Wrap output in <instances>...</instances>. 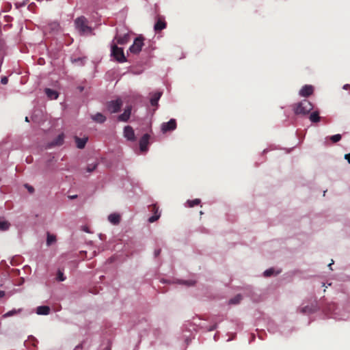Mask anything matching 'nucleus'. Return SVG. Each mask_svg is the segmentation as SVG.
Listing matches in <instances>:
<instances>
[{
	"instance_id": "f257e3e1",
	"label": "nucleus",
	"mask_w": 350,
	"mask_h": 350,
	"mask_svg": "<svg viewBox=\"0 0 350 350\" xmlns=\"http://www.w3.org/2000/svg\"><path fill=\"white\" fill-rule=\"evenodd\" d=\"M291 108L295 115L306 116L312 110L313 105L308 100L304 99L300 102L293 104Z\"/></svg>"
},
{
	"instance_id": "f03ea898",
	"label": "nucleus",
	"mask_w": 350,
	"mask_h": 350,
	"mask_svg": "<svg viewBox=\"0 0 350 350\" xmlns=\"http://www.w3.org/2000/svg\"><path fill=\"white\" fill-rule=\"evenodd\" d=\"M75 24L81 35L91 33L92 31V28L88 25V20L83 16L77 18L75 21Z\"/></svg>"
},
{
	"instance_id": "7ed1b4c3",
	"label": "nucleus",
	"mask_w": 350,
	"mask_h": 350,
	"mask_svg": "<svg viewBox=\"0 0 350 350\" xmlns=\"http://www.w3.org/2000/svg\"><path fill=\"white\" fill-rule=\"evenodd\" d=\"M111 55L119 62H124L126 61L123 49L118 47L116 44L111 45Z\"/></svg>"
},
{
	"instance_id": "20e7f679",
	"label": "nucleus",
	"mask_w": 350,
	"mask_h": 350,
	"mask_svg": "<svg viewBox=\"0 0 350 350\" xmlns=\"http://www.w3.org/2000/svg\"><path fill=\"white\" fill-rule=\"evenodd\" d=\"M122 104L123 102L121 98L112 100L107 103V109L111 113H118L120 110Z\"/></svg>"
},
{
	"instance_id": "39448f33",
	"label": "nucleus",
	"mask_w": 350,
	"mask_h": 350,
	"mask_svg": "<svg viewBox=\"0 0 350 350\" xmlns=\"http://www.w3.org/2000/svg\"><path fill=\"white\" fill-rule=\"evenodd\" d=\"M143 45L144 38L142 36H138L135 39L133 44L130 46L129 51L132 53L137 54L141 51Z\"/></svg>"
},
{
	"instance_id": "423d86ee",
	"label": "nucleus",
	"mask_w": 350,
	"mask_h": 350,
	"mask_svg": "<svg viewBox=\"0 0 350 350\" xmlns=\"http://www.w3.org/2000/svg\"><path fill=\"white\" fill-rule=\"evenodd\" d=\"M176 128V121L175 119H170L167 122H164L161 125V130L163 133L172 131Z\"/></svg>"
},
{
	"instance_id": "0eeeda50",
	"label": "nucleus",
	"mask_w": 350,
	"mask_h": 350,
	"mask_svg": "<svg viewBox=\"0 0 350 350\" xmlns=\"http://www.w3.org/2000/svg\"><path fill=\"white\" fill-rule=\"evenodd\" d=\"M149 211L154 214L148 219L149 222L153 223L159 219L161 214L159 212V206L157 204L150 205L149 206Z\"/></svg>"
},
{
	"instance_id": "6e6552de",
	"label": "nucleus",
	"mask_w": 350,
	"mask_h": 350,
	"mask_svg": "<svg viewBox=\"0 0 350 350\" xmlns=\"http://www.w3.org/2000/svg\"><path fill=\"white\" fill-rule=\"evenodd\" d=\"M150 135L148 133L144 134L139 140V148L141 152H145L148 150Z\"/></svg>"
},
{
	"instance_id": "1a4fd4ad",
	"label": "nucleus",
	"mask_w": 350,
	"mask_h": 350,
	"mask_svg": "<svg viewBox=\"0 0 350 350\" xmlns=\"http://www.w3.org/2000/svg\"><path fill=\"white\" fill-rule=\"evenodd\" d=\"M132 111V106L129 105L125 109L124 112L119 115L118 117V120L120 122H127L131 116Z\"/></svg>"
},
{
	"instance_id": "9d476101",
	"label": "nucleus",
	"mask_w": 350,
	"mask_h": 350,
	"mask_svg": "<svg viewBox=\"0 0 350 350\" xmlns=\"http://www.w3.org/2000/svg\"><path fill=\"white\" fill-rule=\"evenodd\" d=\"M167 23L165 19L161 16H158L157 21L154 26V29L156 32L161 31V30L166 28Z\"/></svg>"
},
{
	"instance_id": "9b49d317",
	"label": "nucleus",
	"mask_w": 350,
	"mask_h": 350,
	"mask_svg": "<svg viewBox=\"0 0 350 350\" xmlns=\"http://www.w3.org/2000/svg\"><path fill=\"white\" fill-rule=\"evenodd\" d=\"M124 136L129 141L134 142L135 140L134 130L131 126L124 127Z\"/></svg>"
},
{
	"instance_id": "f8f14e48",
	"label": "nucleus",
	"mask_w": 350,
	"mask_h": 350,
	"mask_svg": "<svg viewBox=\"0 0 350 350\" xmlns=\"http://www.w3.org/2000/svg\"><path fill=\"white\" fill-rule=\"evenodd\" d=\"M314 92V88L310 85H305L302 87V88L299 91V94L304 97H308L312 94Z\"/></svg>"
},
{
	"instance_id": "ddd939ff",
	"label": "nucleus",
	"mask_w": 350,
	"mask_h": 350,
	"mask_svg": "<svg viewBox=\"0 0 350 350\" xmlns=\"http://www.w3.org/2000/svg\"><path fill=\"white\" fill-rule=\"evenodd\" d=\"M115 40H116V44L123 45L126 44L129 41V35L128 33H125L124 36L116 35L115 37Z\"/></svg>"
},
{
	"instance_id": "4468645a",
	"label": "nucleus",
	"mask_w": 350,
	"mask_h": 350,
	"mask_svg": "<svg viewBox=\"0 0 350 350\" xmlns=\"http://www.w3.org/2000/svg\"><path fill=\"white\" fill-rule=\"evenodd\" d=\"M88 140V137L80 138L77 136L75 137V141L76 142L77 147L79 149H83L85 146Z\"/></svg>"
},
{
	"instance_id": "2eb2a0df",
	"label": "nucleus",
	"mask_w": 350,
	"mask_h": 350,
	"mask_svg": "<svg viewBox=\"0 0 350 350\" xmlns=\"http://www.w3.org/2000/svg\"><path fill=\"white\" fill-rule=\"evenodd\" d=\"M64 142V134H59L51 143V146H59Z\"/></svg>"
},
{
	"instance_id": "dca6fc26",
	"label": "nucleus",
	"mask_w": 350,
	"mask_h": 350,
	"mask_svg": "<svg viewBox=\"0 0 350 350\" xmlns=\"http://www.w3.org/2000/svg\"><path fill=\"white\" fill-rule=\"evenodd\" d=\"M108 220L113 225H118L120 221V215L117 213H112L108 216Z\"/></svg>"
},
{
	"instance_id": "f3484780",
	"label": "nucleus",
	"mask_w": 350,
	"mask_h": 350,
	"mask_svg": "<svg viewBox=\"0 0 350 350\" xmlns=\"http://www.w3.org/2000/svg\"><path fill=\"white\" fill-rule=\"evenodd\" d=\"M50 312V308L47 306H38L36 309V313L40 315H47Z\"/></svg>"
},
{
	"instance_id": "a211bd4d",
	"label": "nucleus",
	"mask_w": 350,
	"mask_h": 350,
	"mask_svg": "<svg viewBox=\"0 0 350 350\" xmlns=\"http://www.w3.org/2000/svg\"><path fill=\"white\" fill-rule=\"evenodd\" d=\"M92 119L97 123H103L106 120V117L101 113H96L95 115L92 116Z\"/></svg>"
},
{
	"instance_id": "6ab92c4d",
	"label": "nucleus",
	"mask_w": 350,
	"mask_h": 350,
	"mask_svg": "<svg viewBox=\"0 0 350 350\" xmlns=\"http://www.w3.org/2000/svg\"><path fill=\"white\" fill-rule=\"evenodd\" d=\"M44 91L47 97L51 100L57 99L59 96L58 92L57 91L51 90L50 88H46Z\"/></svg>"
},
{
	"instance_id": "aec40b11",
	"label": "nucleus",
	"mask_w": 350,
	"mask_h": 350,
	"mask_svg": "<svg viewBox=\"0 0 350 350\" xmlns=\"http://www.w3.org/2000/svg\"><path fill=\"white\" fill-rule=\"evenodd\" d=\"M161 96V92H157L153 94L150 98V104L152 106H157L158 101Z\"/></svg>"
},
{
	"instance_id": "412c9836",
	"label": "nucleus",
	"mask_w": 350,
	"mask_h": 350,
	"mask_svg": "<svg viewBox=\"0 0 350 350\" xmlns=\"http://www.w3.org/2000/svg\"><path fill=\"white\" fill-rule=\"evenodd\" d=\"M11 224L9 221L5 220L4 219L0 218V231H6L8 230Z\"/></svg>"
},
{
	"instance_id": "4be33fe9",
	"label": "nucleus",
	"mask_w": 350,
	"mask_h": 350,
	"mask_svg": "<svg viewBox=\"0 0 350 350\" xmlns=\"http://www.w3.org/2000/svg\"><path fill=\"white\" fill-rule=\"evenodd\" d=\"M316 311L315 307L311 306H306L303 307L300 312L303 314H312L314 313Z\"/></svg>"
},
{
	"instance_id": "5701e85b",
	"label": "nucleus",
	"mask_w": 350,
	"mask_h": 350,
	"mask_svg": "<svg viewBox=\"0 0 350 350\" xmlns=\"http://www.w3.org/2000/svg\"><path fill=\"white\" fill-rule=\"evenodd\" d=\"M310 120L312 122H318L320 120V116L318 111H314L310 115Z\"/></svg>"
},
{
	"instance_id": "b1692460",
	"label": "nucleus",
	"mask_w": 350,
	"mask_h": 350,
	"mask_svg": "<svg viewBox=\"0 0 350 350\" xmlns=\"http://www.w3.org/2000/svg\"><path fill=\"white\" fill-rule=\"evenodd\" d=\"M56 241V237L50 233H47L46 244L51 245Z\"/></svg>"
},
{
	"instance_id": "393cba45",
	"label": "nucleus",
	"mask_w": 350,
	"mask_h": 350,
	"mask_svg": "<svg viewBox=\"0 0 350 350\" xmlns=\"http://www.w3.org/2000/svg\"><path fill=\"white\" fill-rule=\"evenodd\" d=\"M21 309H18V310L13 309L10 311H8L5 314H4L3 317L5 318L10 317H12L13 315H15V314L21 312Z\"/></svg>"
},
{
	"instance_id": "a878e982",
	"label": "nucleus",
	"mask_w": 350,
	"mask_h": 350,
	"mask_svg": "<svg viewBox=\"0 0 350 350\" xmlns=\"http://www.w3.org/2000/svg\"><path fill=\"white\" fill-rule=\"evenodd\" d=\"M200 200L197 198L192 200H187V202L188 206L191 208L200 204Z\"/></svg>"
},
{
	"instance_id": "bb28decb",
	"label": "nucleus",
	"mask_w": 350,
	"mask_h": 350,
	"mask_svg": "<svg viewBox=\"0 0 350 350\" xmlns=\"http://www.w3.org/2000/svg\"><path fill=\"white\" fill-rule=\"evenodd\" d=\"M242 299V297L241 295H237L234 298L230 299L229 304H239Z\"/></svg>"
},
{
	"instance_id": "cd10ccee",
	"label": "nucleus",
	"mask_w": 350,
	"mask_h": 350,
	"mask_svg": "<svg viewBox=\"0 0 350 350\" xmlns=\"http://www.w3.org/2000/svg\"><path fill=\"white\" fill-rule=\"evenodd\" d=\"M97 165H98V163H96L89 164L87 167V172H93L96 168Z\"/></svg>"
},
{
	"instance_id": "c85d7f7f",
	"label": "nucleus",
	"mask_w": 350,
	"mask_h": 350,
	"mask_svg": "<svg viewBox=\"0 0 350 350\" xmlns=\"http://www.w3.org/2000/svg\"><path fill=\"white\" fill-rule=\"evenodd\" d=\"M330 139L332 140V142L333 143H336L341 139V135L340 134H336V135H332L330 137Z\"/></svg>"
},
{
	"instance_id": "c756f323",
	"label": "nucleus",
	"mask_w": 350,
	"mask_h": 350,
	"mask_svg": "<svg viewBox=\"0 0 350 350\" xmlns=\"http://www.w3.org/2000/svg\"><path fill=\"white\" fill-rule=\"evenodd\" d=\"M57 279L61 282L64 281L66 280L64 273L60 270H59L57 272Z\"/></svg>"
},
{
	"instance_id": "7c9ffc66",
	"label": "nucleus",
	"mask_w": 350,
	"mask_h": 350,
	"mask_svg": "<svg viewBox=\"0 0 350 350\" xmlns=\"http://www.w3.org/2000/svg\"><path fill=\"white\" fill-rule=\"evenodd\" d=\"M273 273H274V269L271 268V269H269L266 270L264 272V275L265 277H269V276L273 275Z\"/></svg>"
},
{
	"instance_id": "2f4dec72",
	"label": "nucleus",
	"mask_w": 350,
	"mask_h": 350,
	"mask_svg": "<svg viewBox=\"0 0 350 350\" xmlns=\"http://www.w3.org/2000/svg\"><path fill=\"white\" fill-rule=\"evenodd\" d=\"M1 82L2 84L5 85V84L8 83V78L6 77H3L1 78Z\"/></svg>"
},
{
	"instance_id": "473e14b6",
	"label": "nucleus",
	"mask_w": 350,
	"mask_h": 350,
	"mask_svg": "<svg viewBox=\"0 0 350 350\" xmlns=\"http://www.w3.org/2000/svg\"><path fill=\"white\" fill-rule=\"evenodd\" d=\"M345 159L347 160L348 163H350V153L346 154L345 155Z\"/></svg>"
},
{
	"instance_id": "72a5a7b5",
	"label": "nucleus",
	"mask_w": 350,
	"mask_h": 350,
	"mask_svg": "<svg viewBox=\"0 0 350 350\" xmlns=\"http://www.w3.org/2000/svg\"><path fill=\"white\" fill-rule=\"evenodd\" d=\"M28 191L30 192V193H33V191H34V189L33 188V187L31 186H26Z\"/></svg>"
},
{
	"instance_id": "f704fd0d",
	"label": "nucleus",
	"mask_w": 350,
	"mask_h": 350,
	"mask_svg": "<svg viewBox=\"0 0 350 350\" xmlns=\"http://www.w3.org/2000/svg\"><path fill=\"white\" fill-rule=\"evenodd\" d=\"M161 253V250H157L154 251V256L157 257Z\"/></svg>"
},
{
	"instance_id": "c9c22d12",
	"label": "nucleus",
	"mask_w": 350,
	"mask_h": 350,
	"mask_svg": "<svg viewBox=\"0 0 350 350\" xmlns=\"http://www.w3.org/2000/svg\"><path fill=\"white\" fill-rule=\"evenodd\" d=\"M5 291H0V298L3 297L5 296Z\"/></svg>"
},
{
	"instance_id": "e433bc0d",
	"label": "nucleus",
	"mask_w": 350,
	"mask_h": 350,
	"mask_svg": "<svg viewBox=\"0 0 350 350\" xmlns=\"http://www.w3.org/2000/svg\"><path fill=\"white\" fill-rule=\"evenodd\" d=\"M334 263V261L332 260V263L329 264L328 267H329L330 269H332V265Z\"/></svg>"
},
{
	"instance_id": "4c0bfd02",
	"label": "nucleus",
	"mask_w": 350,
	"mask_h": 350,
	"mask_svg": "<svg viewBox=\"0 0 350 350\" xmlns=\"http://www.w3.org/2000/svg\"><path fill=\"white\" fill-rule=\"evenodd\" d=\"M185 284L187 283V284H189V285L193 284V283L191 282H185Z\"/></svg>"
},
{
	"instance_id": "58836bf2",
	"label": "nucleus",
	"mask_w": 350,
	"mask_h": 350,
	"mask_svg": "<svg viewBox=\"0 0 350 350\" xmlns=\"http://www.w3.org/2000/svg\"><path fill=\"white\" fill-rule=\"evenodd\" d=\"M77 197V196H70V198L71 199H75V198H76Z\"/></svg>"
},
{
	"instance_id": "ea45409f",
	"label": "nucleus",
	"mask_w": 350,
	"mask_h": 350,
	"mask_svg": "<svg viewBox=\"0 0 350 350\" xmlns=\"http://www.w3.org/2000/svg\"><path fill=\"white\" fill-rule=\"evenodd\" d=\"M25 121H26V122H29V120H28V118H27V117H26V118H25Z\"/></svg>"
},
{
	"instance_id": "a19ab883",
	"label": "nucleus",
	"mask_w": 350,
	"mask_h": 350,
	"mask_svg": "<svg viewBox=\"0 0 350 350\" xmlns=\"http://www.w3.org/2000/svg\"><path fill=\"white\" fill-rule=\"evenodd\" d=\"M347 86H348V85H344V88H345V89H347Z\"/></svg>"
}]
</instances>
